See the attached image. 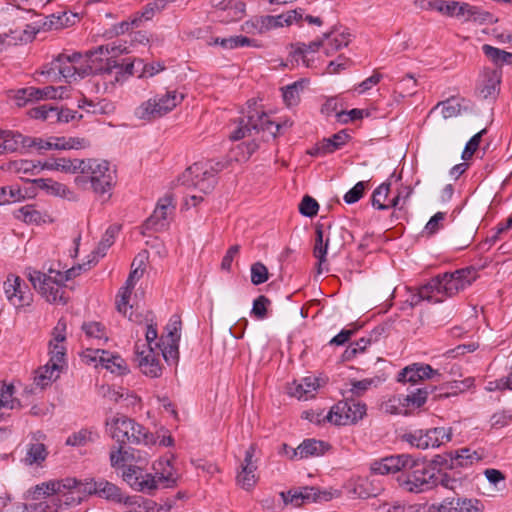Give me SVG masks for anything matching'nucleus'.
Listing matches in <instances>:
<instances>
[{
    "mask_svg": "<svg viewBox=\"0 0 512 512\" xmlns=\"http://www.w3.org/2000/svg\"><path fill=\"white\" fill-rule=\"evenodd\" d=\"M371 471L381 475L401 472L397 477L398 485L409 493H423L436 487L435 467L408 454L392 455L374 461Z\"/></svg>",
    "mask_w": 512,
    "mask_h": 512,
    "instance_id": "nucleus-1",
    "label": "nucleus"
},
{
    "mask_svg": "<svg viewBox=\"0 0 512 512\" xmlns=\"http://www.w3.org/2000/svg\"><path fill=\"white\" fill-rule=\"evenodd\" d=\"M153 469L155 475L144 473L143 469L129 465L123 471V479L136 491L144 492L150 495L162 485L164 488H172L177 485L178 477L175 475V469L171 459H159L154 463Z\"/></svg>",
    "mask_w": 512,
    "mask_h": 512,
    "instance_id": "nucleus-2",
    "label": "nucleus"
},
{
    "mask_svg": "<svg viewBox=\"0 0 512 512\" xmlns=\"http://www.w3.org/2000/svg\"><path fill=\"white\" fill-rule=\"evenodd\" d=\"M73 493H76V496L80 495L82 499L86 496L96 495L109 501L117 503L123 502L128 506L141 507L143 504L146 511L150 509L151 504H155L154 502L145 500L140 496L123 498L120 488L105 479H99L97 481L94 479H86L84 481L78 480L77 488Z\"/></svg>",
    "mask_w": 512,
    "mask_h": 512,
    "instance_id": "nucleus-3",
    "label": "nucleus"
},
{
    "mask_svg": "<svg viewBox=\"0 0 512 512\" xmlns=\"http://www.w3.org/2000/svg\"><path fill=\"white\" fill-rule=\"evenodd\" d=\"M77 165L79 166L78 172L82 176L75 178L76 184L82 187L90 184L93 191L100 195L111 190L114 184V175L107 161L97 159L79 160Z\"/></svg>",
    "mask_w": 512,
    "mask_h": 512,
    "instance_id": "nucleus-4",
    "label": "nucleus"
},
{
    "mask_svg": "<svg viewBox=\"0 0 512 512\" xmlns=\"http://www.w3.org/2000/svg\"><path fill=\"white\" fill-rule=\"evenodd\" d=\"M27 277L34 289L47 302L60 305L68 303L69 296L66 292V285L61 278V271L50 269L46 274L37 270H29Z\"/></svg>",
    "mask_w": 512,
    "mask_h": 512,
    "instance_id": "nucleus-5",
    "label": "nucleus"
},
{
    "mask_svg": "<svg viewBox=\"0 0 512 512\" xmlns=\"http://www.w3.org/2000/svg\"><path fill=\"white\" fill-rule=\"evenodd\" d=\"M107 426L111 437L118 444L149 445L155 442L153 434L149 433L144 426L124 415L112 418L107 422Z\"/></svg>",
    "mask_w": 512,
    "mask_h": 512,
    "instance_id": "nucleus-6",
    "label": "nucleus"
},
{
    "mask_svg": "<svg viewBox=\"0 0 512 512\" xmlns=\"http://www.w3.org/2000/svg\"><path fill=\"white\" fill-rule=\"evenodd\" d=\"M238 126L230 135L232 140H240L251 134L252 130L256 132L268 131L273 137H276L281 125L271 121L264 111H260L251 105L248 106L247 112L239 117Z\"/></svg>",
    "mask_w": 512,
    "mask_h": 512,
    "instance_id": "nucleus-7",
    "label": "nucleus"
},
{
    "mask_svg": "<svg viewBox=\"0 0 512 512\" xmlns=\"http://www.w3.org/2000/svg\"><path fill=\"white\" fill-rule=\"evenodd\" d=\"M183 99V94L175 90L167 91L165 94H156L141 103L136 108L135 115L141 120L157 119L172 111Z\"/></svg>",
    "mask_w": 512,
    "mask_h": 512,
    "instance_id": "nucleus-8",
    "label": "nucleus"
},
{
    "mask_svg": "<svg viewBox=\"0 0 512 512\" xmlns=\"http://www.w3.org/2000/svg\"><path fill=\"white\" fill-rule=\"evenodd\" d=\"M82 58L81 53L74 52L72 54H59L57 58L51 63V69L46 71L45 73L50 74L51 71H58V73L64 77L65 79H77L84 78L88 74L99 73V70H94L99 68L98 65L92 64L87 58L88 64L86 67L77 66L76 64Z\"/></svg>",
    "mask_w": 512,
    "mask_h": 512,
    "instance_id": "nucleus-9",
    "label": "nucleus"
},
{
    "mask_svg": "<svg viewBox=\"0 0 512 512\" xmlns=\"http://www.w3.org/2000/svg\"><path fill=\"white\" fill-rule=\"evenodd\" d=\"M436 277L440 280L439 290L442 297H452L478 278V270L474 266H469L454 272H445Z\"/></svg>",
    "mask_w": 512,
    "mask_h": 512,
    "instance_id": "nucleus-10",
    "label": "nucleus"
},
{
    "mask_svg": "<svg viewBox=\"0 0 512 512\" xmlns=\"http://www.w3.org/2000/svg\"><path fill=\"white\" fill-rule=\"evenodd\" d=\"M77 484L78 480L76 478H65L60 481L44 482L36 485L31 490L32 498L37 500L42 497L62 493L66 497L65 504L76 505L82 501V497L80 495L76 496V493H73L77 488Z\"/></svg>",
    "mask_w": 512,
    "mask_h": 512,
    "instance_id": "nucleus-11",
    "label": "nucleus"
},
{
    "mask_svg": "<svg viewBox=\"0 0 512 512\" xmlns=\"http://www.w3.org/2000/svg\"><path fill=\"white\" fill-rule=\"evenodd\" d=\"M366 414V405L353 398H346L335 404L324 417L335 425H347L362 419Z\"/></svg>",
    "mask_w": 512,
    "mask_h": 512,
    "instance_id": "nucleus-12",
    "label": "nucleus"
},
{
    "mask_svg": "<svg viewBox=\"0 0 512 512\" xmlns=\"http://www.w3.org/2000/svg\"><path fill=\"white\" fill-rule=\"evenodd\" d=\"M180 181L187 187H193L207 194L214 189L217 177H214V173L203 162H196L186 169Z\"/></svg>",
    "mask_w": 512,
    "mask_h": 512,
    "instance_id": "nucleus-13",
    "label": "nucleus"
},
{
    "mask_svg": "<svg viewBox=\"0 0 512 512\" xmlns=\"http://www.w3.org/2000/svg\"><path fill=\"white\" fill-rule=\"evenodd\" d=\"M405 438L412 446L427 449L429 447H439L441 444L449 442L451 440V432L444 427H436L426 431H415L405 435Z\"/></svg>",
    "mask_w": 512,
    "mask_h": 512,
    "instance_id": "nucleus-14",
    "label": "nucleus"
},
{
    "mask_svg": "<svg viewBox=\"0 0 512 512\" xmlns=\"http://www.w3.org/2000/svg\"><path fill=\"white\" fill-rule=\"evenodd\" d=\"M7 300L15 307L29 305L32 293L25 281L15 274H9L3 284Z\"/></svg>",
    "mask_w": 512,
    "mask_h": 512,
    "instance_id": "nucleus-15",
    "label": "nucleus"
},
{
    "mask_svg": "<svg viewBox=\"0 0 512 512\" xmlns=\"http://www.w3.org/2000/svg\"><path fill=\"white\" fill-rule=\"evenodd\" d=\"M167 335L162 336L156 347L162 351V355L168 364H176L179 360V341L181 320L177 319L167 325Z\"/></svg>",
    "mask_w": 512,
    "mask_h": 512,
    "instance_id": "nucleus-16",
    "label": "nucleus"
},
{
    "mask_svg": "<svg viewBox=\"0 0 512 512\" xmlns=\"http://www.w3.org/2000/svg\"><path fill=\"white\" fill-rule=\"evenodd\" d=\"M255 451V445L251 444L245 451L244 460L240 465L241 470L237 473L236 476L237 484L247 491L251 490L258 481V477L255 473L257 470V465L253 459L255 456Z\"/></svg>",
    "mask_w": 512,
    "mask_h": 512,
    "instance_id": "nucleus-17",
    "label": "nucleus"
},
{
    "mask_svg": "<svg viewBox=\"0 0 512 512\" xmlns=\"http://www.w3.org/2000/svg\"><path fill=\"white\" fill-rule=\"evenodd\" d=\"M431 393V386L418 388L416 391L407 395H402L397 398L398 406L391 405L394 410L391 413L407 415L409 409H416L422 407Z\"/></svg>",
    "mask_w": 512,
    "mask_h": 512,
    "instance_id": "nucleus-18",
    "label": "nucleus"
},
{
    "mask_svg": "<svg viewBox=\"0 0 512 512\" xmlns=\"http://www.w3.org/2000/svg\"><path fill=\"white\" fill-rule=\"evenodd\" d=\"M66 323L60 319L53 330V339L49 342V363L57 364V367H63L65 363L66 347L63 342L66 339L65 336Z\"/></svg>",
    "mask_w": 512,
    "mask_h": 512,
    "instance_id": "nucleus-19",
    "label": "nucleus"
},
{
    "mask_svg": "<svg viewBox=\"0 0 512 512\" xmlns=\"http://www.w3.org/2000/svg\"><path fill=\"white\" fill-rule=\"evenodd\" d=\"M173 196L166 194L157 202L156 208L152 215L145 221L144 227L149 230L159 231L166 227V219L169 211H173Z\"/></svg>",
    "mask_w": 512,
    "mask_h": 512,
    "instance_id": "nucleus-20",
    "label": "nucleus"
},
{
    "mask_svg": "<svg viewBox=\"0 0 512 512\" xmlns=\"http://www.w3.org/2000/svg\"><path fill=\"white\" fill-rule=\"evenodd\" d=\"M436 376L440 377L441 375L438 370H434L430 365L414 363L399 372L397 381L417 384L421 380L432 379Z\"/></svg>",
    "mask_w": 512,
    "mask_h": 512,
    "instance_id": "nucleus-21",
    "label": "nucleus"
},
{
    "mask_svg": "<svg viewBox=\"0 0 512 512\" xmlns=\"http://www.w3.org/2000/svg\"><path fill=\"white\" fill-rule=\"evenodd\" d=\"M331 449V445L328 442L317 440L314 438H308L303 440L295 450H292L290 459H306L309 457H319L324 455Z\"/></svg>",
    "mask_w": 512,
    "mask_h": 512,
    "instance_id": "nucleus-22",
    "label": "nucleus"
},
{
    "mask_svg": "<svg viewBox=\"0 0 512 512\" xmlns=\"http://www.w3.org/2000/svg\"><path fill=\"white\" fill-rule=\"evenodd\" d=\"M449 458H444L446 469H456L459 467H469L482 460V454L472 451L470 448H461L454 452H448Z\"/></svg>",
    "mask_w": 512,
    "mask_h": 512,
    "instance_id": "nucleus-23",
    "label": "nucleus"
},
{
    "mask_svg": "<svg viewBox=\"0 0 512 512\" xmlns=\"http://www.w3.org/2000/svg\"><path fill=\"white\" fill-rule=\"evenodd\" d=\"M95 70H99V73L109 75L115 70L114 80L116 82H123L127 77L134 75L138 71L141 72V67L137 65V60L120 64L116 60L109 59L107 62H104V65H100L99 68Z\"/></svg>",
    "mask_w": 512,
    "mask_h": 512,
    "instance_id": "nucleus-24",
    "label": "nucleus"
},
{
    "mask_svg": "<svg viewBox=\"0 0 512 512\" xmlns=\"http://www.w3.org/2000/svg\"><path fill=\"white\" fill-rule=\"evenodd\" d=\"M127 52V47L121 44H116V42L108 43L106 45H100L94 50H90L86 53V57H88L89 61L95 65H104V59L100 56L107 55L105 62L109 59L115 60V58L119 54H123Z\"/></svg>",
    "mask_w": 512,
    "mask_h": 512,
    "instance_id": "nucleus-25",
    "label": "nucleus"
},
{
    "mask_svg": "<svg viewBox=\"0 0 512 512\" xmlns=\"http://www.w3.org/2000/svg\"><path fill=\"white\" fill-rule=\"evenodd\" d=\"M484 506L480 500L467 498H452L444 500L440 512H482Z\"/></svg>",
    "mask_w": 512,
    "mask_h": 512,
    "instance_id": "nucleus-26",
    "label": "nucleus"
},
{
    "mask_svg": "<svg viewBox=\"0 0 512 512\" xmlns=\"http://www.w3.org/2000/svg\"><path fill=\"white\" fill-rule=\"evenodd\" d=\"M501 69L485 70L482 84L478 87L479 95L484 98H495L500 92Z\"/></svg>",
    "mask_w": 512,
    "mask_h": 512,
    "instance_id": "nucleus-27",
    "label": "nucleus"
},
{
    "mask_svg": "<svg viewBox=\"0 0 512 512\" xmlns=\"http://www.w3.org/2000/svg\"><path fill=\"white\" fill-rule=\"evenodd\" d=\"M138 365L143 374L151 378L160 377L162 374V367L158 357L154 354L153 348H150L147 353L144 351H136Z\"/></svg>",
    "mask_w": 512,
    "mask_h": 512,
    "instance_id": "nucleus-28",
    "label": "nucleus"
},
{
    "mask_svg": "<svg viewBox=\"0 0 512 512\" xmlns=\"http://www.w3.org/2000/svg\"><path fill=\"white\" fill-rule=\"evenodd\" d=\"M28 181L36 185L39 189L44 190L48 195L58 196L68 200L75 199L74 194L69 188L60 182L45 178H37Z\"/></svg>",
    "mask_w": 512,
    "mask_h": 512,
    "instance_id": "nucleus-29",
    "label": "nucleus"
},
{
    "mask_svg": "<svg viewBox=\"0 0 512 512\" xmlns=\"http://www.w3.org/2000/svg\"><path fill=\"white\" fill-rule=\"evenodd\" d=\"M94 353L99 356V363L112 373L123 375L128 371L126 362L121 356L102 349H96Z\"/></svg>",
    "mask_w": 512,
    "mask_h": 512,
    "instance_id": "nucleus-30",
    "label": "nucleus"
},
{
    "mask_svg": "<svg viewBox=\"0 0 512 512\" xmlns=\"http://www.w3.org/2000/svg\"><path fill=\"white\" fill-rule=\"evenodd\" d=\"M322 37L323 41H328L325 48L327 56H330L339 49L348 46L351 41V34L348 31L339 32L336 27H333L329 32L324 33Z\"/></svg>",
    "mask_w": 512,
    "mask_h": 512,
    "instance_id": "nucleus-31",
    "label": "nucleus"
},
{
    "mask_svg": "<svg viewBox=\"0 0 512 512\" xmlns=\"http://www.w3.org/2000/svg\"><path fill=\"white\" fill-rule=\"evenodd\" d=\"M319 386L318 378L308 376L303 378L300 383H294V386L290 387V394L299 400H308L314 397Z\"/></svg>",
    "mask_w": 512,
    "mask_h": 512,
    "instance_id": "nucleus-32",
    "label": "nucleus"
},
{
    "mask_svg": "<svg viewBox=\"0 0 512 512\" xmlns=\"http://www.w3.org/2000/svg\"><path fill=\"white\" fill-rule=\"evenodd\" d=\"M350 136L344 130L333 134L330 138L323 139L321 144L314 148L310 154H329L340 149L349 140Z\"/></svg>",
    "mask_w": 512,
    "mask_h": 512,
    "instance_id": "nucleus-33",
    "label": "nucleus"
},
{
    "mask_svg": "<svg viewBox=\"0 0 512 512\" xmlns=\"http://www.w3.org/2000/svg\"><path fill=\"white\" fill-rule=\"evenodd\" d=\"M60 371L61 368L57 367V364H51L48 362L46 365L35 371L34 384L37 387L44 389L59 377Z\"/></svg>",
    "mask_w": 512,
    "mask_h": 512,
    "instance_id": "nucleus-34",
    "label": "nucleus"
},
{
    "mask_svg": "<svg viewBox=\"0 0 512 512\" xmlns=\"http://www.w3.org/2000/svg\"><path fill=\"white\" fill-rule=\"evenodd\" d=\"M482 51L484 55L498 67H502L504 64H512V53L510 52L491 46L489 44H484L482 46Z\"/></svg>",
    "mask_w": 512,
    "mask_h": 512,
    "instance_id": "nucleus-35",
    "label": "nucleus"
},
{
    "mask_svg": "<svg viewBox=\"0 0 512 512\" xmlns=\"http://www.w3.org/2000/svg\"><path fill=\"white\" fill-rule=\"evenodd\" d=\"M315 233H316V239H315V246H314L313 254L318 259L319 266H321V264L326 261V254H327V249L329 246L330 238L328 235L324 241V231H323L322 224L316 225Z\"/></svg>",
    "mask_w": 512,
    "mask_h": 512,
    "instance_id": "nucleus-36",
    "label": "nucleus"
},
{
    "mask_svg": "<svg viewBox=\"0 0 512 512\" xmlns=\"http://www.w3.org/2000/svg\"><path fill=\"white\" fill-rule=\"evenodd\" d=\"M14 217L26 224H40L44 222L43 215L34 205H25L13 212Z\"/></svg>",
    "mask_w": 512,
    "mask_h": 512,
    "instance_id": "nucleus-37",
    "label": "nucleus"
},
{
    "mask_svg": "<svg viewBox=\"0 0 512 512\" xmlns=\"http://www.w3.org/2000/svg\"><path fill=\"white\" fill-rule=\"evenodd\" d=\"M77 162H79V159H66V158H58L54 159L53 161H46L43 162V165L41 166V169L46 170H57L62 171L65 173H77L79 170V166L77 165Z\"/></svg>",
    "mask_w": 512,
    "mask_h": 512,
    "instance_id": "nucleus-38",
    "label": "nucleus"
},
{
    "mask_svg": "<svg viewBox=\"0 0 512 512\" xmlns=\"http://www.w3.org/2000/svg\"><path fill=\"white\" fill-rule=\"evenodd\" d=\"M464 391L465 387H460L458 381L447 382L439 387L431 386V393L434 400L456 396Z\"/></svg>",
    "mask_w": 512,
    "mask_h": 512,
    "instance_id": "nucleus-39",
    "label": "nucleus"
},
{
    "mask_svg": "<svg viewBox=\"0 0 512 512\" xmlns=\"http://www.w3.org/2000/svg\"><path fill=\"white\" fill-rule=\"evenodd\" d=\"M305 84L306 80H300L282 88L283 100L287 106H296L300 102V92L303 90Z\"/></svg>",
    "mask_w": 512,
    "mask_h": 512,
    "instance_id": "nucleus-40",
    "label": "nucleus"
},
{
    "mask_svg": "<svg viewBox=\"0 0 512 512\" xmlns=\"http://www.w3.org/2000/svg\"><path fill=\"white\" fill-rule=\"evenodd\" d=\"M440 280L439 277H433L429 282L418 288V291L429 302H442L443 297L439 290Z\"/></svg>",
    "mask_w": 512,
    "mask_h": 512,
    "instance_id": "nucleus-41",
    "label": "nucleus"
},
{
    "mask_svg": "<svg viewBox=\"0 0 512 512\" xmlns=\"http://www.w3.org/2000/svg\"><path fill=\"white\" fill-rule=\"evenodd\" d=\"M99 439V435L96 431H92L89 429H81L78 432L73 433L70 435L67 440L66 444L70 446H85L88 443L95 442Z\"/></svg>",
    "mask_w": 512,
    "mask_h": 512,
    "instance_id": "nucleus-42",
    "label": "nucleus"
},
{
    "mask_svg": "<svg viewBox=\"0 0 512 512\" xmlns=\"http://www.w3.org/2000/svg\"><path fill=\"white\" fill-rule=\"evenodd\" d=\"M26 198L18 185L0 186V206L22 201Z\"/></svg>",
    "mask_w": 512,
    "mask_h": 512,
    "instance_id": "nucleus-43",
    "label": "nucleus"
},
{
    "mask_svg": "<svg viewBox=\"0 0 512 512\" xmlns=\"http://www.w3.org/2000/svg\"><path fill=\"white\" fill-rule=\"evenodd\" d=\"M423 4L424 5L422 6V8H424V9H427V10L434 9V10L444 13L447 16L459 17L458 2H455V1L446 2L443 0H435V1L423 2Z\"/></svg>",
    "mask_w": 512,
    "mask_h": 512,
    "instance_id": "nucleus-44",
    "label": "nucleus"
},
{
    "mask_svg": "<svg viewBox=\"0 0 512 512\" xmlns=\"http://www.w3.org/2000/svg\"><path fill=\"white\" fill-rule=\"evenodd\" d=\"M119 230L120 227L117 225H111L106 229L101 241L94 251L97 256L104 257L106 255L107 250L113 245Z\"/></svg>",
    "mask_w": 512,
    "mask_h": 512,
    "instance_id": "nucleus-45",
    "label": "nucleus"
},
{
    "mask_svg": "<svg viewBox=\"0 0 512 512\" xmlns=\"http://www.w3.org/2000/svg\"><path fill=\"white\" fill-rule=\"evenodd\" d=\"M324 44L323 37L318 40H314L308 44L298 42L294 46V57H301L303 63L309 67V59L307 58L308 53L316 52Z\"/></svg>",
    "mask_w": 512,
    "mask_h": 512,
    "instance_id": "nucleus-46",
    "label": "nucleus"
},
{
    "mask_svg": "<svg viewBox=\"0 0 512 512\" xmlns=\"http://www.w3.org/2000/svg\"><path fill=\"white\" fill-rule=\"evenodd\" d=\"M47 457L46 447L42 443H32L26 453L25 462L29 465L40 464Z\"/></svg>",
    "mask_w": 512,
    "mask_h": 512,
    "instance_id": "nucleus-47",
    "label": "nucleus"
},
{
    "mask_svg": "<svg viewBox=\"0 0 512 512\" xmlns=\"http://www.w3.org/2000/svg\"><path fill=\"white\" fill-rule=\"evenodd\" d=\"M390 185L391 184L389 182H384L373 191L371 204L374 208L378 210L389 209V206L384 204V200L390 192Z\"/></svg>",
    "mask_w": 512,
    "mask_h": 512,
    "instance_id": "nucleus-48",
    "label": "nucleus"
},
{
    "mask_svg": "<svg viewBox=\"0 0 512 512\" xmlns=\"http://www.w3.org/2000/svg\"><path fill=\"white\" fill-rule=\"evenodd\" d=\"M439 108H441V114L444 119L455 117L461 111V105L454 98L439 102L433 109H431L430 114Z\"/></svg>",
    "mask_w": 512,
    "mask_h": 512,
    "instance_id": "nucleus-49",
    "label": "nucleus"
},
{
    "mask_svg": "<svg viewBox=\"0 0 512 512\" xmlns=\"http://www.w3.org/2000/svg\"><path fill=\"white\" fill-rule=\"evenodd\" d=\"M125 445L118 444V447L112 449L110 452V462L112 467H117L120 464L128 461L135 460V456L133 454L134 450L125 449Z\"/></svg>",
    "mask_w": 512,
    "mask_h": 512,
    "instance_id": "nucleus-50",
    "label": "nucleus"
},
{
    "mask_svg": "<svg viewBox=\"0 0 512 512\" xmlns=\"http://www.w3.org/2000/svg\"><path fill=\"white\" fill-rule=\"evenodd\" d=\"M20 132L12 130H4L3 135L0 138L2 140V150L5 153H12L19 149Z\"/></svg>",
    "mask_w": 512,
    "mask_h": 512,
    "instance_id": "nucleus-51",
    "label": "nucleus"
},
{
    "mask_svg": "<svg viewBox=\"0 0 512 512\" xmlns=\"http://www.w3.org/2000/svg\"><path fill=\"white\" fill-rule=\"evenodd\" d=\"M14 389L12 384L3 385L0 391V408L14 409L20 406V401L13 398Z\"/></svg>",
    "mask_w": 512,
    "mask_h": 512,
    "instance_id": "nucleus-52",
    "label": "nucleus"
},
{
    "mask_svg": "<svg viewBox=\"0 0 512 512\" xmlns=\"http://www.w3.org/2000/svg\"><path fill=\"white\" fill-rule=\"evenodd\" d=\"M133 289V286H129L125 283V285L121 287L118 292L116 298V309L124 316H126V313L128 312V303Z\"/></svg>",
    "mask_w": 512,
    "mask_h": 512,
    "instance_id": "nucleus-53",
    "label": "nucleus"
},
{
    "mask_svg": "<svg viewBox=\"0 0 512 512\" xmlns=\"http://www.w3.org/2000/svg\"><path fill=\"white\" fill-rule=\"evenodd\" d=\"M244 46H255L254 40L243 35L230 36L221 42V47L224 49H235Z\"/></svg>",
    "mask_w": 512,
    "mask_h": 512,
    "instance_id": "nucleus-54",
    "label": "nucleus"
},
{
    "mask_svg": "<svg viewBox=\"0 0 512 512\" xmlns=\"http://www.w3.org/2000/svg\"><path fill=\"white\" fill-rule=\"evenodd\" d=\"M319 210L318 202L309 195H305L300 204H299V212L305 216L312 218L317 215Z\"/></svg>",
    "mask_w": 512,
    "mask_h": 512,
    "instance_id": "nucleus-55",
    "label": "nucleus"
},
{
    "mask_svg": "<svg viewBox=\"0 0 512 512\" xmlns=\"http://www.w3.org/2000/svg\"><path fill=\"white\" fill-rule=\"evenodd\" d=\"M284 18V14H280L278 16L267 15L261 17L258 22V30L260 33L268 31L272 28H277L283 26L284 22L282 20Z\"/></svg>",
    "mask_w": 512,
    "mask_h": 512,
    "instance_id": "nucleus-56",
    "label": "nucleus"
},
{
    "mask_svg": "<svg viewBox=\"0 0 512 512\" xmlns=\"http://www.w3.org/2000/svg\"><path fill=\"white\" fill-rule=\"evenodd\" d=\"M271 304V301L265 295L258 296L253 301L251 314L257 319H264L267 316V307Z\"/></svg>",
    "mask_w": 512,
    "mask_h": 512,
    "instance_id": "nucleus-57",
    "label": "nucleus"
},
{
    "mask_svg": "<svg viewBox=\"0 0 512 512\" xmlns=\"http://www.w3.org/2000/svg\"><path fill=\"white\" fill-rule=\"evenodd\" d=\"M385 331L383 326L375 327L370 333L369 338H360L354 343V348L358 353L364 352L366 348L372 343L378 340V337L381 336Z\"/></svg>",
    "mask_w": 512,
    "mask_h": 512,
    "instance_id": "nucleus-58",
    "label": "nucleus"
},
{
    "mask_svg": "<svg viewBox=\"0 0 512 512\" xmlns=\"http://www.w3.org/2000/svg\"><path fill=\"white\" fill-rule=\"evenodd\" d=\"M269 278L267 267L261 263L256 262L251 266V282L254 285H260L266 282Z\"/></svg>",
    "mask_w": 512,
    "mask_h": 512,
    "instance_id": "nucleus-59",
    "label": "nucleus"
},
{
    "mask_svg": "<svg viewBox=\"0 0 512 512\" xmlns=\"http://www.w3.org/2000/svg\"><path fill=\"white\" fill-rule=\"evenodd\" d=\"M486 133V129H482L480 132L473 135L470 140L466 143V146L462 152V159L467 161L477 151L481 142L482 136Z\"/></svg>",
    "mask_w": 512,
    "mask_h": 512,
    "instance_id": "nucleus-60",
    "label": "nucleus"
},
{
    "mask_svg": "<svg viewBox=\"0 0 512 512\" xmlns=\"http://www.w3.org/2000/svg\"><path fill=\"white\" fill-rule=\"evenodd\" d=\"M8 170L14 173L35 174V165L32 160H15L8 164Z\"/></svg>",
    "mask_w": 512,
    "mask_h": 512,
    "instance_id": "nucleus-61",
    "label": "nucleus"
},
{
    "mask_svg": "<svg viewBox=\"0 0 512 512\" xmlns=\"http://www.w3.org/2000/svg\"><path fill=\"white\" fill-rule=\"evenodd\" d=\"M143 263V257L141 254H139L132 262L133 269L131 270L127 280L125 281L126 284L135 287L136 281L143 276L144 269L141 268V265Z\"/></svg>",
    "mask_w": 512,
    "mask_h": 512,
    "instance_id": "nucleus-62",
    "label": "nucleus"
},
{
    "mask_svg": "<svg viewBox=\"0 0 512 512\" xmlns=\"http://www.w3.org/2000/svg\"><path fill=\"white\" fill-rule=\"evenodd\" d=\"M82 329L88 337L107 340L105 327L100 322L84 323Z\"/></svg>",
    "mask_w": 512,
    "mask_h": 512,
    "instance_id": "nucleus-63",
    "label": "nucleus"
},
{
    "mask_svg": "<svg viewBox=\"0 0 512 512\" xmlns=\"http://www.w3.org/2000/svg\"><path fill=\"white\" fill-rule=\"evenodd\" d=\"M367 183L364 181H360L354 185L345 195H344V201L347 204H353L359 201L363 195L364 191L366 189Z\"/></svg>",
    "mask_w": 512,
    "mask_h": 512,
    "instance_id": "nucleus-64",
    "label": "nucleus"
}]
</instances>
